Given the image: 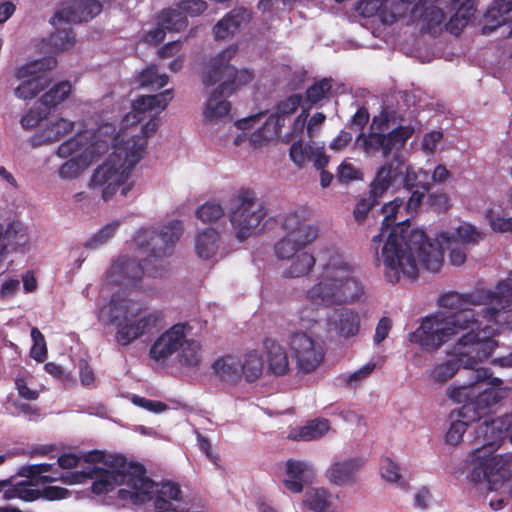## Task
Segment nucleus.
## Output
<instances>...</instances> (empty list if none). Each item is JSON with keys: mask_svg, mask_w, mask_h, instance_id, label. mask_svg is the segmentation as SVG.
Returning <instances> with one entry per match:
<instances>
[{"mask_svg": "<svg viewBox=\"0 0 512 512\" xmlns=\"http://www.w3.org/2000/svg\"><path fill=\"white\" fill-rule=\"evenodd\" d=\"M404 205V199L395 198L381 207L384 215L381 230L372 238L376 252V263L382 260L387 281L396 283L401 275L416 279L419 269L437 273L444 263V245L475 244L482 237L477 229L467 223L461 224L453 233L441 232L435 241L429 239L423 230L410 228L409 225L392 227L398 210Z\"/></svg>", "mask_w": 512, "mask_h": 512, "instance_id": "nucleus-1", "label": "nucleus"}, {"mask_svg": "<svg viewBox=\"0 0 512 512\" xmlns=\"http://www.w3.org/2000/svg\"><path fill=\"white\" fill-rule=\"evenodd\" d=\"M506 282H498L494 290L475 289L466 294L450 292L440 297L439 305L449 309L448 313L427 316L421 325L409 335L412 343L422 349L435 351L460 331L482 334V322L478 313L470 306L487 305L482 317L487 324H499V309L509 301Z\"/></svg>", "mask_w": 512, "mask_h": 512, "instance_id": "nucleus-2", "label": "nucleus"}, {"mask_svg": "<svg viewBox=\"0 0 512 512\" xmlns=\"http://www.w3.org/2000/svg\"><path fill=\"white\" fill-rule=\"evenodd\" d=\"M183 233V223L172 220L160 232L152 228L140 229L135 242L140 249L148 252L143 259L120 257L107 271L108 279L118 286L135 285L144 275L157 278L163 275L164 257L170 256Z\"/></svg>", "mask_w": 512, "mask_h": 512, "instance_id": "nucleus-3", "label": "nucleus"}, {"mask_svg": "<svg viewBox=\"0 0 512 512\" xmlns=\"http://www.w3.org/2000/svg\"><path fill=\"white\" fill-rule=\"evenodd\" d=\"M353 274L354 267L342 255H330L316 283L307 290V299L325 307L358 301L364 294V287Z\"/></svg>", "mask_w": 512, "mask_h": 512, "instance_id": "nucleus-4", "label": "nucleus"}, {"mask_svg": "<svg viewBox=\"0 0 512 512\" xmlns=\"http://www.w3.org/2000/svg\"><path fill=\"white\" fill-rule=\"evenodd\" d=\"M510 388L503 386L502 379L493 377L490 368H477L472 372L469 383L454 387L450 398L463 405L457 416L467 420L486 418L490 409L508 397Z\"/></svg>", "mask_w": 512, "mask_h": 512, "instance_id": "nucleus-5", "label": "nucleus"}, {"mask_svg": "<svg viewBox=\"0 0 512 512\" xmlns=\"http://www.w3.org/2000/svg\"><path fill=\"white\" fill-rule=\"evenodd\" d=\"M490 325L486 324L479 333H465L455 343L452 358L437 364L432 370V378L440 383L450 380L460 367L471 373L476 370L479 362L489 358L497 347L496 341L490 336Z\"/></svg>", "mask_w": 512, "mask_h": 512, "instance_id": "nucleus-6", "label": "nucleus"}, {"mask_svg": "<svg viewBox=\"0 0 512 512\" xmlns=\"http://www.w3.org/2000/svg\"><path fill=\"white\" fill-rule=\"evenodd\" d=\"M144 307L135 301L114 294L109 303V321L116 331V341L127 346L155 328L163 318V313L154 310L142 315Z\"/></svg>", "mask_w": 512, "mask_h": 512, "instance_id": "nucleus-7", "label": "nucleus"}, {"mask_svg": "<svg viewBox=\"0 0 512 512\" xmlns=\"http://www.w3.org/2000/svg\"><path fill=\"white\" fill-rule=\"evenodd\" d=\"M512 430V413H506L495 419L484 418L475 428L474 443L480 446L475 448L468 456L471 467L470 480L480 481L487 478L486 466L490 465V459L497 455L494 452L501 446Z\"/></svg>", "mask_w": 512, "mask_h": 512, "instance_id": "nucleus-8", "label": "nucleus"}, {"mask_svg": "<svg viewBox=\"0 0 512 512\" xmlns=\"http://www.w3.org/2000/svg\"><path fill=\"white\" fill-rule=\"evenodd\" d=\"M238 51L237 45H231L212 58L202 75L203 84L207 87L222 81L220 92L232 95L239 87L249 84L253 74L247 70H237L229 64Z\"/></svg>", "mask_w": 512, "mask_h": 512, "instance_id": "nucleus-9", "label": "nucleus"}, {"mask_svg": "<svg viewBox=\"0 0 512 512\" xmlns=\"http://www.w3.org/2000/svg\"><path fill=\"white\" fill-rule=\"evenodd\" d=\"M265 216L266 210L257 203L253 190L241 189L231 198L229 219L239 241H244L254 234Z\"/></svg>", "mask_w": 512, "mask_h": 512, "instance_id": "nucleus-10", "label": "nucleus"}, {"mask_svg": "<svg viewBox=\"0 0 512 512\" xmlns=\"http://www.w3.org/2000/svg\"><path fill=\"white\" fill-rule=\"evenodd\" d=\"M445 8L447 11L440 6L425 7L418 18L426 23L427 30L432 31L440 27L450 15L446 28L451 34L459 35L476 11L474 0H451Z\"/></svg>", "mask_w": 512, "mask_h": 512, "instance_id": "nucleus-11", "label": "nucleus"}, {"mask_svg": "<svg viewBox=\"0 0 512 512\" xmlns=\"http://www.w3.org/2000/svg\"><path fill=\"white\" fill-rule=\"evenodd\" d=\"M414 132L412 125H399L387 133L371 132L366 136L361 133L359 139L366 153L381 152L384 158H388L391 154L392 157L403 156L402 150Z\"/></svg>", "mask_w": 512, "mask_h": 512, "instance_id": "nucleus-12", "label": "nucleus"}, {"mask_svg": "<svg viewBox=\"0 0 512 512\" xmlns=\"http://www.w3.org/2000/svg\"><path fill=\"white\" fill-rule=\"evenodd\" d=\"M414 132L412 125H399L387 133L371 132L366 136L361 133L359 139L366 153L381 152L384 158H388L391 154L392 157L403 156L402 150Z\"/></svg>", "mask_w": 512, "mask_h": 512, "instance_id": "nucleus-13", "label": "nucleus"}, {"mask_svg": "<svg viewBox=\"0 0 512 512\" xmlns=\"http://www.w3.org/2000/svg\"><path fill=\"white\" fill-rule=\"evenodd\" d=\"M54 66H56V59L47 57L19 67L15 77L23 81L15 88V95L25 100L37 96L47 85L46 71Z\"/></svg>", "mask_w": 512, "mask_h": 512, "instance_id": "nucleus-14", "label": "nucleus"}, {"mask_svg": "<svg viewBox=\"0 0 512 512\" xmlns=\"http://www.w3.org/2000/svg\"><path fill=\"white\" fill-rule=\"evenodd\" d=\"M291 356L302 373L315 371L324 360V349L306 332L291 333L288 340Z\"/></svg>", "mask_w": 512, "mask_h": 512, "instance_id": "nucleus-15", "label": "nucleus"}, {"mask_svg": "<svg viewBox=\"0 0 512 512\" xmlns=\"http://www.w3.org/2000/svg\"><path fill=\"white\" fill-rule=\"evenodd\" d=\"M130 468L133 469V472L128 477L123 474L122 481L126 482L132 490L120 489L118 492L119 498L130 500L136 505L152 500L155 484L145 476L144 467L141 464H136Z\"/></svg>", "mask_w": 512, "mask_h": 512, "instance_id": "nucleus-16", "label": "nucleus"}, {"mask_svg": "<svg viewBox=\"0 0 512 512\" xmlns=\"http://www.w3.org/2000/svg\"><path fill=\"white\" fill-rule=\"evenodd\" d=\"M102 3L98 0H72L69 5L58 10L51 18L56 26L61 22H88L101 13Z\"/></svg>", "mask_w": 512, "mask_h": 512, "instance_id": "nucleus-17", "label": "nucleus"}, {"mask_svg": "<svg viewBox=\"0 0 512 512\" xmlns=\"http://www.w3.org/2000/svg\"><path fill=\"white\" fill-rule=\"evenodd\" d=\"M405 171L403 156H395L385 161L377 170L369 187L374 195L384 196L390 187L400 186Z\"/></svg>", "mask_w": 512, "mask_h": 512, "instance_id": "nucleus-18", "label": "nucleus"}, {"mask_svg": "<svg viewBox=\"0 0 512 512\" xmlns=\"http://www.w3.org/2000/svg\"><path fill=\"white\" fill-rule=\"evenodd\" d=\"M188 324L177 323L161 334L150 348V356L155 360L165 359L183 348L186 343Z\"/></svg>", "mask_w": 512, "mask_h": 512, "instance_id": "nucleus-19", "label": "nucleus"}, {"mask_svg": "<svg viewBox=\"0 0 512 512\" xmlns=\"http://www.w3.org/2000/svg\"><path fill=\"white\" fill-rule=\"evenodd\" d=\"M159 125V118L156 117L150 119L142 127V135H134L120 145L121 148L118 150L117 154L120 156L124 154V162L128 167L134 168V166L142 159L147 147V138L157 131Z\"/></svg>", "mask_w": 512, "mask_h": 512, "instance_id": "nucleus-20", "label": "nucleus"}, {"mask_svg": "<svg viewBox=\"0 0 512 512\" xmlns=\"http://www.w3.org/2000/svg\"><path fill=\"white\" fill-rule=\"evenodd\" d=\"M251 20V13L244 7L234 8L228 12L213 27V34L217 40L233 37Z\"/></svg>", "mask_w": 512, "mask_h": 512, "instance_id": "nucleus-21", "label": "nucleus"}, {"mask_svg": "<svg viewBox=\"0 0 512 512\" xmlns=\"http://www.w3.org/2000/svg\"><path fill=\"white\" fill-rule=\"evenodd\" d=\"M120 148V145L116 146L115 151L109 156L107 161L94 171L89 183L90 187L96 188L108 184L120 176L123 169H125V172L132 171L133 168L128 167L124 162V154L121 156L117 154Z\"/></svg>", "mask_w": 512, "mask_h": 512, "instance_id": "nucleus-22", "label": "nucleus"}, {"mask_svg": "<svg viewBox=\"0 0 512 512\" xmlns=\"http://www.w3.org/2000/svg\"><path fill=\"white\" fill-rule=\"evenodd\" d=\"M360 458H351L341 462H335L327 470V477L333 484L342 486L356 481V474L363 466Z\"/></svg>", "mask_w": 512, "mask_h": 512, "instance_id": "nucleus-23", "label": "nucleus"}, {"mask_svg": "<svg viewBox=\"0 0 512 512\" xmlns=\"http://www.w3.org/2000/svg\"><path fill=\"white\" fill-rule=\"evenodd\" d=\"M173 99V90L166 89L155 95L139 96L132 103L133 118L138 121L142 120L141 114L151 111H162L168 103Z\"/></svg>", "mask_w": 512, "mask_h": 512, "instance_id": "nucleus-24", "label": "nucleus"}, {"mask_svg": "<svg viewBox=\"0 0 512 512\" xmlns=\"http://www.w3.org/2000/svg\"><path fill=\"white\" fill-rule=\"evenodd\" d=\"M74 125L73 121L64 118L50 122L45 128L40 129L33 135L32 142L37 146L57 142L71 133Z\"/></svg>", "mask_w": 512, "mask_h": 512, "instance_id": "nucleus-25", "label": "nucleus"}, {"mask_svg": "<svg viewBox=\"0 0 512 512\" xmlns=\"http://www.w3.org/2000/svg\"><path fill=\"white\" fill-rule=\"evenodd\" d=\"M312 473L313 471L307 463L290 459L286 463L288 479L284 480V485L292 493H300L303 490V483L310 478Z\"/></svg>", "mask_w": 512, "mask_h": 512, "instance_id": "nucleus-26", "label": "nucleus"}, {"mask_svg": "<svg viewBox=\"0 0 512 512\" xmlns=\"http://www.w3.org/2000/svg\"><path fill=\"white\" fill-rule=\"evenodd\" d=\"M335 331L342 337L355 336L360 329L359 314L348 308H341L335 311L333 321Z\"/></svg>", "mask_w": 512, "mask_h": 512, "instance_id": "nucleus-27", "label": "nucleus"}, {"mask_svg": "<svg viewBox=\"0 0 512 512\" xmlns=\"http://www.w3.org/2000/svg\"><path fill=\"white\" fill-rule=\"evenodd\" d=\"M28 243L25 229L19 222H11L4 229L0 226V247L9 252L24 248Z\"/></svg>", "mask_w": 512, "mask_h": 512, "instance_id": "nucleus-28", "label": "nucleus"}, {"mask_svg": "<svg viewBox=\"0 0 512 512\" xmlns=\"http://www.w3.org/2000/svg\"><path fill=\"white\" fill-rule=\"evenodd\" d=\"M512 11V0H494L490 8L484 15V25L482 32L484 34L494 31L497 27L505 24L508 20L507 15Z\"/></svg>", "mask_w": 512, "mask_h": 512, "instance_id": "nucleus-29", "label": "nucleus"}, {"mask_svg": "<svg viewBox=\"0 0 512 512\" xmlns=\"http://www.w3.org/2000/svg\"><path fill=\"white\" fill-rule=\"evenodd\" d=\"M263 344L272 373L275 375L286 374L289 370V359L285 349L272 338H266Z\"/></svg>", "mask_w": 512, "mask_h": 512, "instance_id": "nucleus-30", "label": "nucleus"}, {"mask_svg": "<svg viewBox=\"0 0 512 512\" xmlns=\"http://www.w3.org/2000/svg\"><path fill=\"white\" fill-rule=\"evenodd\" d=\"M330 429L327 419H314L306 425L292 429L288 438L294 441H313L323 437Z\"/></svg>", "mask_w": 512, "mask_h": 512, "instance_id": "nucleus-31", "label": "nucleus"}, {"mask_svg": "<svg viewBox=\"0 0 512 512\" xmlns=\"http://www.w3.org/2000/svg\"><path fill=\"white\" fill-rule=\"evenodd\" d=\"M282 227L286 231L285 236L298 239L303 238V234H307L306 232H312L315 235V239L318 235V230L306 223L304 210L287 213L283 219Z\"/></svg>", "mask_w": 512, "mask_h": 512, "instance_id": "nucleus-32", "label": "nucleus"}, {"mask_svg": "<svg viewBox=\"0 0 512 512\" xmlns=\"http://www.w3.org/2000/svg\"><path fill=\"white\" fill-rule=\"evenodd\" d=\"M303 238L298 239L291 236H284L281 238L274 247L275 255L279 259H290L300 250L315 240V235L312 232H306Z\"/></svg>", "mask_w": 512, "mask_h": 512, "instance_id": "nucleus-33", "label": "nucleus"}, {"mask_svg": "<svg viewBox=\"0 0 512 512\" xmlns=\"http://www.w3.org/2000/svg\"><path fill=\"white\" fill-rule=\"evenodd\" d=\"M219 233L213 228H206L200 232L195 239V249L197 255L202 259H210L218 251Z\"/></svg>", "mask_w": 512, "mask_h": 512, "instance_id": "nucleus-34", "label": "nucleus"}, {"mask_svg": "<svg viewBox=\"0 0 512 512\" xmlns=\"http://www.w3.org/2000/svg\"><path fill=\"white\" fill-rule=\"evenodd\" d=\"M230 95L220 92V86L215 89L207 100L204 115L209 120L227 116L231 110V103L226 100Z\"/></svg>", "mask_w": 512, "mask_h": 512, "instance_id": "nucleus-35", "label": "nucleus"}, {"mask_svg": "<svg viewBox=\"0 0 512 512\" xmlns=\"http://www.w3.org/2000/svg\"><path fill=\"white\" fill-rule=\"evenodd\" d=\"M212 368L214 373L224 381H235L241 376V361L231 355L216 360Z\"/></svg>", "mask_w": 512, "mask_h": 512, "instance_id": "nucleus-36", "label": "nucleus"}, {"mask_svg": "<svg viewBox=\"0 0 512 512\" xmlns=\"http://www.w3.org/2000/svg\"><path fill=\"white\" fill-rule=\"evenodd\" d=\"M281 132L279 120L268 117L265 123L251 134L249 140L254 148L261 147L270 140L278 138Z\"/></svg>", "mask_w": 512, "mask_h": 512, "instance_id": "nucleus-37", "label": "nucleus"}, {"mask_svg": "<svg viewBox=\"0 0 512 512\" xmlns=\"http://www.w3.org/2000/svg\"><path fill=\"white\" fill-rule=\"evenodd\" d=\"M314 256L308 252L296 253L288 269L283 273L285 278H298L309 274L315 266Z\"/></svg>", "mask_w": 512, "mask_h": 512, "instance_id": "nucleus-38", "label": "nucleus"}, {"mask_svg": "<svg viewBox=\"0 0 512 512\" xmlns=\"http://www.w3.org/2000/svg\"><path fill=\"white\" fill-rule=\"evenodd\" d=\"M158 25L168 31L180 32L187 27L188 20L180 8H168L164 9L158 16Z\"/></svg>", "mask_w": 512, "mask_h": 512, "instance_id": "nucleus-39", "label": "nucleus"}, {"mask_svg": "<svg viewBox=\"0 0 512 512\" xmlns=\"http://www.w3.org/2000/svg\"><path fill=\"white\" fill-rule=\"evenodd\" d=\"M304 503L315 512H332V496L323 488L307 490Z\"/></svg>", "mask_w": 512, "mask_h": 512, "instance_id": "nucleus-40", "label": "nucleus"}, {"mask_svg": "<svg viewBox=\"0 0 512 512\" xmlns=\"http://www.w3.org/2000/svg\"><path fill=\"white\" fill-rule=\"evenodd\" d=\"M71 93V84L69 81H62L55 84L49 91H47L38 100L40 106L46 108L48 112L50 109L63 102Z\"/></svg>", "mask_w": 512, "mask_h": 512, "instance_id": "nucleus-41", "label": "nucleus"}, {"mask_svg": "<svg viewBox=\"0 0 512 512\" xmlns=\"http://www.w3.org/2000/svg\"><path fill=\"white\" fill-rule=\"evenodd\" d=\"M263 359L256 351H249L245 355V360L241 362V374L245 376L247 382H254L262 375Z\"/></svg>", "mask_w": 512, "mask_h": 512, "instance_id": "nucleus-42", "label": "nucleus"}, {"mask_svg": "<svg viewBox=\"0 0 512 512\" xmlns=\"http://www.w3.org/2000/svg\"><path fill=\"white\" fill-rule=\"evenodd\" d=\"M301 104L303 105L302 95L292 94L276 104L275 111L269 116V118L279 120V124H281L282 129L285 124V117L293 114Z\"/></svg>", "mask_w": 512, "mask_h": 512, "instance_id": "nucleus-43", "label": "nucleus"}, {"mask_svg": "<svg viewBox=\"0 0 512 512\" xmlns=\"http://www.w3.org/2000/svg\"><path fill=\"white\" fill-rule=\"evenodd\" d=\"M332 84L329 79H322L311 85L305 92V100L303 106L307 109L312 108L322 99H324L331 91Z\"/></svg>", "mask_w": 512, "mask_h": 512, "instance_id": "nucleus-44", "label": "nucleus"}, {"mask_svg": "<svg viewBox=\"0 0 512 512\" xmlns=\"http://www.w3.org/2000/svg\"><path fill=\"white\" fill-rule=\"evenodd\" d=\"M75 43V34L71 28L57 29L47 39V45L53 52L70 49Z\"/></svg>", "mask_w": 512, "mask_h": 512, "instance_id": "nucleus-45", "label": "nucleus"}, {"mask_svg": "<svg viewBox=\"0 0 512 512\" xmlns=\"http://www.w3.org/2000/svg\"><path fill=\"white\" fill-rule=\"evenodd\" d=\"M403 116L396 110L383 108L379 115L373 117L372 127L377 132H384L390 129L391 126H399L403 122Z\"/></svg>", "mask_w": 512, "mask_h": 512, "instance_id": "nucleus-46", "label": "nucleus"}, {"mask_svg": "<svg viewBox=\"0 0 512 512\" xmlns=\"http://www.w3.org/2000/svg\"><path fill=\"white\" fill-rule=\"evenodd\" d=\"M382 197L383 196L374 195L372 187H370L368 195L359 199L355 205L353 216L356 222H363L367 218L368 213L372 211L375 206L379 205Z\"/></svg>", "mask_w": 512, "mask_h": 512, "instance_id": "nucleus-47", "label": "nucleus"}, {"mask_svg": "<svg viewBox=\"0 0 512 512\" xmlns=\"http://www.w3.org/2000/svg\"><path fill=\"white\" fill-rule=\"evenodd\" d=\"M201 360V345L195 340H188L179 354V362L188 367H196Z\"/></svg>", "mask_w": 512, "mask_h": 512, "instance_id": "nucleus-48", "label": "nucleus"}, {"mask_svg": "<svg viewBox=\"0 0 512 512\" xmlns=\"http://www.w3.org/2000/svg\"><path fill=\"white\" fill-rule=\"evenodd\" d=\"M195 215L203 223H215L224 216V209L219 203L207 201L196 209Z\"/></svg>", "mask_w": 512, "mask_h": 512, "instance_id": "nucleus-49", "label": "nucleus"}, {"mask_svg": "<svg viewBox=\"0 0 512 512\" xmlns=\"http://www.w3.org/2000/svg\"><path fill=\"white\" fill-rule=\"evenodd\" d=\"M121 473L122 474L119 475L116 474L115 472L101 470L100 472L97 473L96 479L92 484V491L95 494H104L112 491L114 489L117 478L119 476L122 477L124 471H122Z\"/></svg>", "mask_w": 512, "mask_h": 512, "instance_id": "nucleus-50", "label": "nucleus"}, {"mask_svg": "<svg viewBox=\"0 0 512 512\" xmlns=\"http://www.w3.org/2000/svg\"><path fill=\"white\" fill-rule=\"evenodd\" d=\"M489 461L490 465L485 468V470H487V478L498 473L501 477L512 474V453L497 455Z\"/></svg>", "mask_w": 512, "mask_h": 512, "instance_id": "nucleus-51", "label": "nucleus"}, {"mask_svg": "<svg viewBox=\"0 0 512 512\" xmlns=\"http://www.w3.org/2000/svg\"><path fill=\"white\" fill-rule=\"evenodd\" d=\"M410 16V9L402 0H389L387 8L382 12V21L387 24H393L398 19Z\"/></svg>", "mask_w": 512, "mask_h": 512, "instance_id": "nucleus-52", "label": "nucleus"}, {"mask_svg": "<svg viewBox=\"0 0 512 512\" xmlns=\"http://www.w3.org/2000/svg\"><path fill=\"white\" fill-rule=\"evenodd\" d=\"M168 81V76L159 75L155 66L147 67L138 76V82L143 87L152 86L159 89L167 85Z\"/></svg>", "mask_w": 512, "mask_h": 512, "instance_id": "nucleus-53", "label": "nucleus"}, {"mask_svg": "<svg viewBox=\"0 0 512 512\" xmlns=\"http://www.w3.org/2000/svg\"><path fill=\"white\" fill-rule=\"evenodd\" d=\"M119 225V221H113L111 223H108L107 225L102 227L97 233H95L88 241H86L84 246L89 249H95L98 246L105 244L109 239H111L114 236Z\"/></svg>", "mask_w": 512, "mask_h": 512, "instance_id": "nucleus-54", "label": "nucleus"}, {"mask_svg": "<svg viewBox=\"0 0 512 512\" xmlns=\"http://www.w3.org/2000/svg\"><path fill=\"white\" fill-rule=\"evenodd\" d=\"M491 228L496 232H512V217L499 209H489L487 213Z\"/></svg>", "mask_w": 512, "mask_h": 512, "instance_id": "nucleus-55", "label": "nucleus"}, {"mask_svg": "<svg viewBox=\"0 0 512 512\" xmlns=\"http://www.w3.org/2000/svg\"><path fill=\"white\" fill-rule=\"evenodd\" d=\"M52 468L53 464L49 463L28 465L21 468L20 475L30 479H35L39 477L43 483H50L56 481L57 478L43 474L51 471Z\"/></svg>", "mask_w": 512, "mask_h": 512, "instance_id": "nucleus-56", "label": "nucleus"}, {"mask_svg": "<svg viewBox=\"0 0 512 512\" xmlns=\"http://www.w3.org/2000/svg\"><path fill=\"white\" fill-rule=\"evenodd\" d=\"M451 422L450 427L446 433V442L449 445L456 446L462 439L466 432L469 423L476 422L477 420H467L462 417Z\"/></svg>", "mask_w": 512, "mask_h": 512, "instance_id": "nucleus-57", "label": "nucleus"}, {"mask_svg": "<svg viewBox=\"0 0 512 512\" xmlns=\"http://www.w3.org/2000/svg\"><path fill=\"white\" fill-rule=\"evenodd\" d=\"M388 3L389 0H359L356 9L364 17L379 15L382 19V12L387 8Z\"/></svg>", "mask_w": 512, "mask_h": 512, "instance_id": "nucleus-58", "label": "nucleus"}, {"mask_svg": "<svg viewBox=\"0 0 512 512\" xmlns=\"http://www.w3.org/2000/svg\"><path fill=\"white\" fill-rule=\"evenodd\" d=\"M31 337L33 340V346L30 350V356L37 362L42 363L45 361L48 353L44 335L38 328L33 327L31 329Z\"/></svg>", "mask_w": 512, "mask_h": 512, "instance_id": "nucleus-59", "label": "nucleus"}, {"mask_svg": "<svg viewBox=\"0 0 512 512\" xmlns=\"http://www.w3.org/2000/svg\"><path fill=\"white\" fill-rule=\"evenodd\" d=\"M48 114L47 109L40 106V103L37 101L29 112L21 118V125L26 129L33 128L46 118Z\"/></svg>", "mask_w": 512, "mask_h": 512, "instance_id": "nucleus-60", "label": "nucleus"}, {"mask_svg": "<svg viewBox=\"0 0 512 512\" xmlns=\"http://www.w3.org/2000/svg\"><path fill=\"white\" fill-rule=\"evenodd\" d=\"M380 472L382 478L391 483H396L401 478L399 465L388 456L381 458Z\"/></svg>", "mask_w": 512, "mask_h": 512, "instance_id": "nucleus-61", "label": "nucleus"}, {"mask_svg": "<svg viewBox=\"0 0 512 512\" xmlns=\"http://www.w3.org/2000/svg\"><path fill=\"white\" fill-rule=\"evenodd\" d=\"M311 146H304L301 140L294 142L290 147V158L298 166H302L312 157Z\"/></svg>", "mask_w": 512, "mask_h": 512, "instance_id": "nucleus-62", "label": "nucleus"}, {"mask_svg": "<svg viewBox=\"0 0 512 512\" xmlns=\"http://www.w3.org/2000/svg\"><path fill=\"white\" fill-rule=\"evenodd\" d=\"M83 170V164L76 158H70L62 164L58 170L59 176L63 179H75Z\"/></svg>", "mask_w": 512, "mask_h": 512, "instance_id": "nucleus-63", "label": "nucleus"}, {"mask_svg": "<svg viewBox=\"0 0 512 512\" xmlns=\"http://www.w3.org/2000/svg\"><path fill=\"white\" fill-rule=\"evenodd\" d=\"M177 7L187 16H198L207 9V3L204 0H182Z\"/></svg>", "mask_w": 512, "mask_h": 512, "instance_id": "nucleus-64", "label": "nucleus"}]
</instances>
